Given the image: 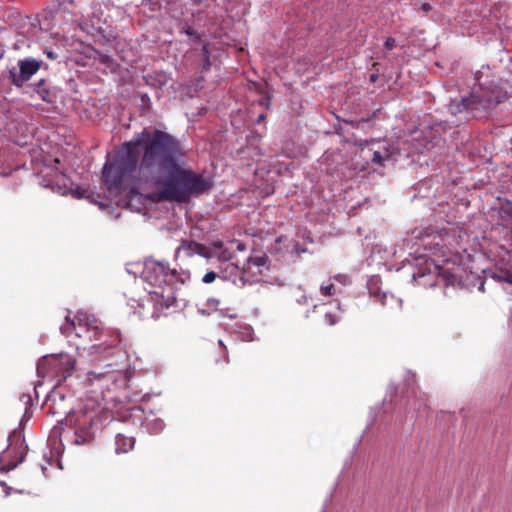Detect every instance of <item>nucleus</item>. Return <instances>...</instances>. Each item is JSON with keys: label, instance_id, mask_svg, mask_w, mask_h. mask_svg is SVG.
Masks as SVG:
<instances>
[{"label": "nucleus", "instance_id": "f257e3e1", "mask_svg": "<svg viewBox=\"0 0 512 512\" xmlns=\"http://www.w3.org/2000/svg\"><path fill=\"white\" fill-rule=\"evenodd\" d=\"M184 156L183 146L174 136L159 129H144L105 162L102 181L113 196L137 194L146 185L160 188L158 200L185 203L192 195L210 190L213 184L184 169L180 164Z\"/></svg>", "mask_w": 512, "mask_h": 512}, {"label": "nucleus", "instance_id": "f03ea898", "mask_svg": "<svg viewBox=\"0 0 512 512\" xmlns=\"http://www.w3.org/2000/svg\"><path fill=\"white\" fill-rule=\"evenodd\" d=\"M143 276L154 289L138 303L135 313L141 319H157L164 309L175 304V285L184 280L176 269L157 261L146 264Z\"/></svg>", "mask_w": 512, "mask_h": 512}, {"label": "nucleus", "instance_id": "7ed1b4c3", "mask_svg": "<svg viewBox=\"0 0 512 512\" xmlns=\"http://www.w3.org/2000/svg\"><path fill=\"white\" fill-rule=\"evenodd\" d=\"M504 99L505 95L501 91L495 90H492L490 93H471L467 97L454 99L448 106L452 119L447 121L453 126H459L462 121L469 119L474 111L490 109L501 103Z\"/></svg>", "mask_w": 512, "mask_h": 512}, {"label": "nucleus", "instance_id": "20e7f679", "mask_svg": "<svg viewBox=\"0 0 512 512\" xmlns=\"http://www.w3.org/2000/svg\"><path fill=\"white\" fill-rule=\"evenodd\" d=\"M78 331L88 334L90 341H99L105 338L101 343L93 346L97 351H105L108 348L115 347L121 342V335L116 330H104L101 322L94 315L85 311H78L76 316Z\"/></svg>", "mask_w": 512, "mask_h": 512}, {"label": "nucleus", "instance_id": "39448f33", "mask_svg": "<svg viewBox=\"0 0 512 512\" xmlns=\"http://www.w3.org/2000/svg\"><path fill=\"white\" fill-rule=\"evenodd\" d=\"M76 360L68 354L43 357L37 364V374L41 378H51L58 384L70 377L75 369Z\"/></svg>", "mask_w": 512, "mask_h": 512}, {"label": "nucleus", "instance_id": "423d86ee", "mask_svg": "<svg viewBox=\"0 0 512 512\" xmlns=\"http://www.w3.org/2000/svg\"><path fill=\"white\" fill-rule=\"evenodd\" d=\"M9 447L0 453V471L9 472L17 467L24 459L26 446L20 434L13 432L9 436Z\"/></svg>", "mask_w": 512, "mask_h": 512}, {"label": "nucleus", "instance_id": "0eeeda50", "mask_svg": "<svg viewBox=\"0 0 512 512\" xmlns=\"http://www.w3.org/2000/svg\"><path fill=\"white\" fill-rule=\"evenodd\" d=\"M42 64V61L34 58L20 59L17 63L18 69L16 67L8 69L10 82L18 88L23 87L40 70Z\"/></svg>", "mask_w": 512, "mask_h": 512}, {"label": "nucleus", "instance_id": "6e6552de", "mask_svg": "<svg viewBox=\"0 0 512 512\" xmlns=\"http://www.w3.org/2000/svg\"><path fill=\"white\" fill-rule=\"evenodd\" d=\"M183 252L187 257H191L195 254L205 258H209L211 254V248L195 241L182 240L181 244L177 248L176 253Z\"/></svg>", "mask_w": 512, "mask_h": 512}, {"label": "nucleus", "instance_id": "1a4fd4ad", "mask_svg": "<svg viewBox=\"0 0 512 512\" xmlns=\"http://www.w3.org/2000/svg\"><path fill=\"white\" fill-rule=\"evenodd\" d=\"M135 439L133 437L125 436L121 433L115 437V450L117 453H127L133 449Z\"/></svg>", "mask_w": 512, "mask_h": 512}, {"label": "nucleus", "instance_id": "9d476101", "mask_svg": "<svg viewBox=\"0 0 512 512\" xmlns=\"http://www.w3.org/2000/svg\"><path fill=\"white\" fill-rule=\"evenodd\" d=\"M250 260L255 263L256 270H253V276H262L263 272L269 269V259L265 254H254L249 256Z\"/></svg>", "mask_w": 512, "mask_h": 512}, {"label": "nucleus", "instance_id": "9b49d317", "mask_svg": "<svg viewBox=\"0 0 512 512\" xmlns=\"http://www.w3.org/2000/svg\"><path fill=\"white\" fill-rule=\"evenodd\" d=\"M211 248V254L209 258H218L220 261H230L233 259L232 252L227 249L223 248V244L221 242H216L213 244Z\"/></svg>", "mask_w": 512, "mask_h": 512}, {"label": "nucleus", "instance_id": "f8f14e48", "mask_svg": "<svg viewBox=\"0 0 512 512\" xmlns=\"http://www.w3.org/2000/svg\"><path fill=\"white\" fill-rule=\"evenodd\" d=\"M61 333L70 337L73 333H75L78 337H82V333L78 331V325L76 318L71 319L70 317L65 318V323L60 327Z\"/></svg>", "mask_w": 512, "mask_h": 512}, {"label": "nucleus", "instance_id": "ddd939ff", "mask_svg": "<svg viewBox=\"0 0 512 512\" xmlns=\"http://www.w3.org/2000/svg\"><path fill=\"white\" fill-rule=\"evenodd\" d=\"M256 265L248 257L241 267L242 278L246 281H257L260 276H253V270H256Z\"/></svg>", "mask_w": 512, "mask_h": 512}, {"label": "nucleus", "instance_id": "4468645a", "mask_svg": "<svg viewBox=\"0 0 512 512\" xmlns=\"http://www.w3.org/2000/svg\"><path fill=\"white\" fill-rule=\"evenodd\" d=\"M106 379L107 381L113 382L115 380L114 371L108 370L105 372H97L95 370L87 373V380L89 382L100 381Z\"/></svg>", "mask_w": 512, "mask_h": 512}, {"label": "nucleus", "instance_id": "2eb2a0df", "mask_svg": "<svg viewBox=\"0 0 512 512\" xmlns=\"http://www.w3.org/2000/svg\"><path fill=\"white\" fill-rule=\"evenodd\" d=\"M493 278L500 282L512 284V270L499 268L497 272L494 273Z\"/></svg>", "mask_w": 512, "mask_h": 512}, {"label": "nucleus", "instance_id": "dca6fc26", "mask_svg": "<svg viewBox=\"0 0 512 512\" xmlns=\"http://www.w3.org/2000/svg\"><path fill=\"white\" fill-rule=\"evenodd\" d=\"M390 156L391 155L387 149H384L383 152L376 150L373 152L372 162L375 164L382 165L385 160L390 158Z\"/></svg>", "mask_w": 512, "mask_h": 512}, {"label": "nucleus", "instance_id": "f3484780", "mask_svg": "<svg viewBox=\"0 0 512 512\" xmlns=\"http://www.w3.org/2000/svg\"><path fill=\"white\" fill-rule=\"evenodd\" d=\"M44 83L45 81L42 79L38 82L37 84V93L39 94V96L41 97L42 100L46 101V102H51V93L48 89H46L44 87Z\"/></svg>", "mask_w": 512, "mask_h": 512}, {"label": "nucleus", "instance_id": "a211bd4d", "mask_svg": "<svg viewBox=\"0 0 512 512\" xmlns=\"http://www.w3.org/2000/svg\"><path fill=\"white\" fill-rule=\"evenodd\" d=\"M320 292L323 296H333L336 293V288L334 284H322L320 287Z\"/></svg>", "mask_w": 512, "mask_h": 512}, {"label": "nucleus", "instance_id": "6ab92c4d", "mask_svg": "<svg viewBox=\"0 0 512 512\" xmlns=\"http://www.w3.org/2000/svg\"><path fill=\"white\" fill-rule=\"evenodd\" d=\"M202 52L204 55L203 70H209L211 67V62H210V55H209V50H208L207 45L203 46Z\"/></svg>", "mask_w": 512, "mask_h": 512}, {"label": "nucleus", "instance_id": "aec40b11", "mask_svg": "<svg viewBox=\"0 0 512 512\" xmlns=\"http://www.w3.org/2000/svg\"><path fill=\"white\" fill-rule=\"evenodd\" d=\"M324 320L328 325H335L339 318L335 314L329 312L324 315Z\"/></svg>", "mask_w": 512, "mask_h": 512}, {"label": "nucleus", "instance_id": "412c9836", "mask_svg": "<svg viewBox=\"0 0 512 512\" xmlns=\"http://www.w3.org/2000/svg\"><path fill=\"white\" fill-rule=\"evenodd\" d=\"M217 277V274L214 271L207 272L203 277L204 283H212Z\"/></svg>", "mask_w": 512, "mask_h": 512}, {"label": "nucleus", "instance_id": "4be33fe9", "mask_svg": "<svg viewBox=\"0 0 512 512\" xmlns=\"http://www.w3.org/2000/svg\"><path fill=\"white\" fill-rule=\"evenodd\" d=\"M396 46V40L393 37H388L384 43V47L387 50H391Z\"/></svg>", "mask_w": 512, "mask_h": 512}, {"label": "nucleus", "instance_id": "5701e85b", "mask_svg": "<svg viewBox=\"0 0 512 512\" xmlns=\"http://www.w3.org/2000/svg\"><path fill=\"white\" fill-rule=\"evenodd\" d=\"M388 300L394 301L393 296H388V295H387V294H385V293H384V294H382V295L380 296V302H381V304H382L383 306H386V305H387V301H388Z\"/></svg>", "mask_w": 512, "mask_h": 512}, {"label": "nucleus", "instance_id": "b1692460", "mask_svg": "<svg viewBox=\"0 0 512 512\" xmlns=\"http://www.w3.org/2000/svg\"><path fill=\"white\" fill-rule=\"evenodd\" d=\"M232 245H236V249L238 251H244L246 249L245 244H243L242 242H239V241L232 242Z\"/></svg>", "mask_w": 512, "mask_h": 512}, {"label": "nucleus", "instance_id": "393cba45", "mask_svg": "<svg viewBox=\"0 0 512 512\" xmlns=\"http://www.w3.org/2000/svg\"><path fill=\"white\" fill-rule=\"evenodd\" d=\"M421 11L428 13L432 10V6L429 3H423L420 7Z\"/></svg>", "mask_w": 512, "mask_h": 512}, {"label": "nucleus", "instance_id": "a878e982", "mask_svg": "<svg viewBox=\"0 0 512 512\" xmlns=\"http://www.w3.org/2000/svg\"><path fill=\"white\" fill-rule=\"evenodd\" d=\"M45 54L47 55L48 58H50L52 60H55L58 57V55L51 50H45Z\"/></svg>", "mask_w": 512, "mask_h": 512}, {"label": "nucleus", "instance_id": "bb28decb", "mask_svg": "<svg viewBox=\"0 0 512 512\" xmlns=\"http://www.w3.org/2000/svg\"><path fill=\"white\" fill-rule=\"evenodd\" d=\"M377 78H378V75H377V74H371V75H370V81H371V82H375V81L377 80Z\"/></svg>", "mask_w": 512, "mask_h": 512}, {"label": "nucleus", "instance_id": "cd10ccee", "mask_svg": "<svg viewBox=\"0 0 512 512\" xmlns=\"http://www.w3.org/2000/svg\"><path fill=\"white\" fill-rule=\"evenodd\" d=\"M186 33H187L188 35H194V31H193L192 29H188V30L186 31Z\"/></svg>", "mask_w": 512, "mask_h": 512}, {"label": "nucleus", "instance_id": "c85d7f7f", "mask_svg": "<svg viewBox=\"0 0 512 512\" xmlns=\"http://www.w3.org/2000/svg\"><path fill=\"white\" fill-rule=\"evenodd\" d=\"M264 117H265L264 115H260V116H259V119H258V122H260L261 120H263V119H264Z\"/></svg>", "mask_w": 512, "mask_h": 512}, {"label": "nucleus", "instance_id": "c756f323", "mask_svg": "<svg viewBox=\"0 0 512 512\" xmlns=\"http://www.w3.org/2000/svg\"><path fill=\"white\" fill-rule=\"evenodd\" d=\"M210 302H211V303H214V302H215V303H217V304H218V303H219V300L212 299V300H210Z\"/></svg>", "mask_w": 512, "mask_h": 512}, {"label": "nucleus", "instance_id": "7c9ffc66", "mask_svg": "<svg viewBox=\"0 0 512 512\" xmlns=\"http://www.w3.org/2000/svg\"><path fill=\"white\" fill-rule=\"evenodd\" d=\"M335 279H336V280H341L340 275L335 276Z\"/></svg>", "mask_w": 512, "mask_h": 512}, {"label": "nucleus", "instance_id": "2f4dec72", "mask_svg": "<svg viewBox=\"0 0 512 512\" xmlns=\"http://www.w3.org/2000/svg\"><path fill=\"white\" fill-rule=\"evenodd\" d=\"M235 268H236L237 270H240V268H239V265H238V264H236V265H235Z\"/></svg>", "mask_w": 512, "mask_h": 512}, {"label": "nucleus", "instance_id": "473e14b6", "mask_svg": "<svg viewBox=\"0 0 512 512\" xmlns=\"http://www.w3.org/2000/svg\"><path fill=\"white\" fill-rule=\"evenodd\" d=\"M0 485L5 486V483H4V482H2V481H0Z\"/></svg>", "mask_w": 512, "mask_h": 512}, {"label": "nucleus", "instance_id": "72a5a7b5", "mask_svg": "<svg viewBox=\"0 0 512 512\" xmlns=\"http://www.w3.org/2000/svg\"><path fill=\"white\" fill-rule=\"evenodd\" d=\"M147 2H150L151 0H146Z\"/></svg>", "mask_w": 512, "mask_h": 512}]
</instances>
